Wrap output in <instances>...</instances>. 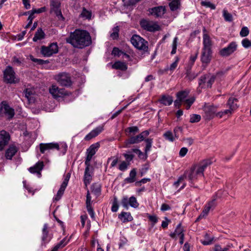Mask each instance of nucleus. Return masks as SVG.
Segmentation results:
<instances>
[{
  "label": "nucleus",
  "mask_w": 251,
  "mask_h": 251,
  "mask_svg": "<svg viewBox=\"0 0 251 251\" xmlns=\"http://www.w3.org/2000/svg\"><path fill=\"white\" fill-rule=\"evenodd\" d=\"M66 41L75 48L82 49L91 44V38L89 32L86 30L76 29L71 33Z\"/></svg>",
  "instance_id": "obj_1"
},
{
  "label": "nucleus",
  "mask_w": 251,
  "mask_h": 251,
  "mask_svg": "<svg viewBox=\"0 0 251 251\" xmlns=\"http://www.w3.org/2000/svg\"><path fill=\"white\" fill-rule=\"evenodd\" d=\"M140 25L144 30L151 32H155L161 30V26L157 22L146 19H142L140 21Z\"/></svg>",
  "instance_id": "obj_2"
},
{
  "label": "nucleus",
  "mask_w": 251,
  "mask_h": 251,
  "mask_svg": "<svg viewBox=\"0 0 251 251\" xmlns=\"http://www.w3.org/2000/svg\"><path fill=\"white\" fill-rule=\"evenodd\" d=\"M185 178L187 179L191 184V186L193 184L194 182L196 181L198 177L203 176V174L197 169V168L193 165L190 170L186 171L184 174Z\"/></svg>",
  "instance_id": "obj_3"
},
{
  "label": "nucleus",
  "mask_w": 251,
  "mask_h": 251,
  "mask_svg": "<svg viewBox=\"0 0 251 251\" xmlns=\"http://www.w3.org/2000/svg\"><path fill=\"white\" fill-rule=\"evenodd\" d=\"M3 80L7 83H16L19 82V79L16 77L15 73L10 66L6 67L3 72Z\"/></svg>",
  "instance_id": "obj_4"
},
{
  "label": "nucleus",
  "mask_w": 251,
  "mask_h": 251,
  "mask_svg": "<svg viewBox=\"0 0 251 251\" xmlns=\"http://www.w3.org/2000/svg\"><path fill=\"white\" fill-rule=\"evenodd\" d=\"M0 114L1 116H6L7 120L12 119L14 115L15 111L14 109L10 107L5 101H3L0 104Z\"/></svg>",
  "instance_id": "obj_5"
},
{
  "label": "nucleus",
  "mask_w": 251,
  "mask_h": 251,
  "mask_svg": "<svg viewBox=\"0 0 251 251\" xmlns=\"http://www.w3.org/2000/svg\"><path fill=\"white\" fill-rule=\"evenodd\" d=\"M150 134L149 130H145L140 134L135 136H131L125 142L126 148L129 147L131 144H137L145 140V138L148 136Z\"/></svg>",
  "instance_id": "obj_6"
},
{
  "label": "nucleus",
  "mask_w": 251,
  "mask_h": 251,
  "mask_svg": "<svg viewBox=\"0 0 251 251\" xmlns=\"http://www.w3.org/2000/svg\"><path fill=\"white\" fill-rule=\"evenodd\" d=\"M216 78L215 75H205L201 76L199 80V88H211Z\"/></svg>",
  "instance_id": "obj_7"
},
{
  "label": "nucleus",
  "mask_w": 251,
  "mask_h": 251,
  "mask_svg": "<svg viewBox=\"0 0 251 251\" xmlns=\"http://www.w3.org/2000/svg\"><path fill=\"white\" fill-rule=\"evenodd\" d=\"M130 41L132 44L139 50H146L148 49L147 42L139 35H133Z\"/></svg>",
  "instance_id": "obj_8"
},
{
  "label": "nucleus",
  "mask_w": 251,
  "mask_h": 251,
  "mask_svg": "<svg viewBox=\"0 0 251 251\" xmlns=\"http://www.w3.org/2000/svg\"><path fill=\"white\" fill-rule=\"evenodd\" d=\"M55 79L61 85L63 86L69 87L72 84L70 74L65 72L56 75Z\"/></svg>",
  "instance_id": "obj_9"
},
{
  "label": "nucleus",
  "mask_w": 251,
  "mask_h": 251,
  "mask_svg": "<svg viewBox=\"0 0 251 251\" xmlns=\"http://www.w3.org/2000/svg\"><path fill=\"white\" fill-rule=\"evenodd\" d=\"M49 229L48 224H45L42 230L41 237L42 246H45L52 239V235L49 233Z\"/></svg>",
  "instance_id": "obj_10"
},
{
  "label": "nucleus",
  "mask_w": 251,
  "mask_h": 251,
  "mask_svg": "<svg viewBox=\"0 0 251 251\" xmlns=\"http://www.w3.org/2000/svg\"><path fill=\"white\" fill-rule=\"evenodd\" d=\"M58 48L56 43H52L49 46H42L41 52L45 56L49 57L58 52Z\"/></svg>",
  "instance_id": "obj_11"
},
{
  "label": "nucleus",
  "mask_w": 251,
  "mask_h": 251,
  "mask_svg": "<svg viewBox=\"0 0 251 251\" xmlns=\"http://www.w3.org/2000/svg\"><path fill=\"white\" fill-rule=\"evenodd\" d=\"M49 92L54 98L62 97L68 95L65 89L59 88L56 85H52L49 88Z\"/></svg>",
  "instance_id": "obj_12"
},
{
  "label": "nucleus",
  "mask_w": 251,
  "mask_h": 251,
  "mask_svg": "<svg viewBox=\"0 0 251 251\" xmlns=\"http://www.w3.org/2000/svg\"><path fill=\"white\" fill-rule=\"evenodd\" d=\"M99 147V143H96L91 145L87 150V156L85 161V164H88V163H90V161L92 158L93 156L95 155Z\"/></svg>",
  "instance_id": "obj_13"
},
{
  "label": "nucleus",
  "mask_w": 251,
  "mask_h": 251,
  "mask_svg": "<svg viewBox=\"0 0 251 251\" xmlns=\"http://www.w3.org/2000/svg\"><path fill=\"white\" fill-rule=\"evenodd\" d=\"M70 178V174L69 173L67 174L63 182L62 183L58 191L57 194L55 196V197L53 198L54 201H59L62 195L64 194V192L65 191V190L68 185L69 180Z\"/></svg>",
  "instance_id": "obj_14"
},
{
  "label": "nucleus",
  "mask_w": 251,
  "mask_h": 251,
  "mask_svg": "<svg viewBox=\"0 0 251 251\" xmlns=\"http://www.w3.org/2000/svg\"><path fill=\"white\" fill-rule=\"evenodd\" d=\"M237 45L235 42H231L227 47L220 50V54L222 56H228L233 53L237 49Z\"/></svg>",
  "instance_id": "obj_15"
},
{
  "label": "nucleus",
  "mask_w": 251,
  "mask_h": 251,
  "mask_svg": "<svg viewBox=\"0 0 251 251\" xmlns=\"http://www.w3.org/2000/svg\"><path fill=\"white\" fill-rule=\"evenodd\" d=\"M40 151L42 153H45L46 151L56 149L59 150V146L58 143H41L39 144Z\"/></svg>",
  "instance_id": "obj_16"
},
{
  "label": "nucleus",
  "mask_w": 251,
  "mask_h": 251,
  "mask_svg": "<svg viewBox=\"0 0 251 251\" xmlns=\"http://www.w3.org/2000/svg\"><path fill=\"white\" fill-rule=\"evenodd\" d=\"M50 13L55 16H62L59 0H50Z\"/></svg>",
  "instance_id": "obj_17"
},
{
  "label": "nucleus",
  "mask_w": 251,
  "mask_h": 251,
  "mask_svg": "<svg viewBox=\"0 0 251 251\" xmlns=\"http://www.w3.org/2000/svg\"><path fill=\"white\" fill-rule=\"evenodd\" d=\"M204 117L207 120H210L214 117L217 112V107L214 105H205L203 108Z\"/></svg>",
  "instance_id": "obj_18"
},
{
  "label": "nucleus",
  "mask_w": 251,
  "mask_h": 251,
  "mask_svg": "<svg viewBox=\"0 0 251 251\" xmlns=\"http://www.w3.org/2000/svg\"><path fill=\"white\" fill-rule=\"evenodd\" d=\"M10 136L8 132L5 130L0 131V151H2L10 140Z\"/></svg>",
  "instance_id": "obj_19"
},
{
  "label": "nucleus",
  "mask_w": 251,
  "mask_h": 251,
  "mask_svg": "<svg viewBox=\"0 0 251 251\" xmlns=\"http://www.w3.org/2000/svg\"><path fill=\"white\" fill-rule=\"evenodd\" d=\"M216 199H214L210 201H209L204 207L203 210H202L201 213L198 217L196 221H199V220L204 218L208 214L210 210L211 209L214 208L216 205Z\"/></svg>",
  "instance_id": "obj_20"
},
{
  "label": "nucleus",
  "mask_w": 251,
  "mask_h": 251,
  "mask_svg": "<svg viewBox=\"0 0 251 251\" xmlns=\"http://www.w3.org/2000/svg\"><path fill=\"white\" fill-rule=\"evenodd\" d=\"M212 50H202L201 60L203 65L206 66L212 58Z\"/></svg>",
  "instance_id": "obj_21"
},
{
  "label": "nucleus",
  "mask_w": 251,
  "mask_h": 251,
  "mask_svg": "<svg viewBox=\"0 0 251 251\" xmlns=\"http://www.w3.org/2000/svg\"><path fill=\"white\" fill-rule=\"evenodd\" d=\"M44 165L43 161H39L36 163L33 166L30 167L28 171L32 174H36L38 177L41 176V172L44 168Z\"/></svg>",
  "instance_id": "obj_22"
},
{
  "label": "nucleus",
  "mask_w": 251,
  "mask_h": 251,
  "mask_svg": "<svg viewBox=\"0 0 251 251\" xmlns=\"http://www.w3.org/2000/svg\"><path fill=\"white\" fill-rule=\"evenodd\" d=\"M85 165L86 166V168L84 175V183L87 187L92 180V176H91V174L92 173V171L90 170V163Z\"/></svg>",
  "instance_id": "obj_23"
},
{
  "label": "nucleus",
  "mask_w": 251,
  "mask_h": 251,
  "mask_svg": "<svg viewBox=\"0 0 251 251\" xmlns=\"http://www.w3.org/2000/svg\"><path fill=\"white\" fill-rule=\"evenodd\" d=\"M238 100L234 97H230L226 103V106L228 107L227 110L230 111V114L238 107L237 104Z\"/></svg>",
  "instance_id": "obj_24"
},
{
  "label": "nucleus",
  "mask_w": 251,
  "mask_h": 251,
  "mask_svg": "<svg viewBox=\"0 0 251 251\" xmlns=\"http://www.w3.org/2000/svg\"><path fill=\"white\" fill-rule=\"evenodd\" d=\"M18 148L14 145H10L5 151V157L7 159L11 160L18 151Z\"/></svg>",
  "instance_id": "obj_25"
},
{
  "label": "nucleus",
  "mask_w": 251,
  "mask_h": 251,
  "mask_svg": "<svg viewBox=\"0 0 251 251\" xmlns=\"http://www.w3.org/2000/svg\"><path fill=\"white\" fill-rule=\"evenodd\" d=\"M166 10L165 6H159L150 9L149 12L152 16H162L165 13Z\"/></svg>",
  "instance_id": "obj_26"
},
{
  "label": "nucleus",
  "mask_w": 251,
  "mask_h": 251,
  "mask_svg": "<svg viewBox=\"0 0 251 251\" xmlns=\"http://www.w3.org/2000/svg\"><path fill=\"white\" fill-rule=\"evenodd\" d=\"M103 130V128L102 126H99L97 127L85 137V140L86 141L91 140V139L97 136L101 132H102Z\"/></svg>",
  "instance_id": "obj_27"
},
{
  "label": "nucleus",
  "mask_w": 251,
  "mask_h": 251,
  "mask_svg": "<svg viewBox=\"0 0 251 251\" xmlns=\"http://www.w3.org/2000/svg\"><path fill=\"white\" fill-rule=\"evenodd\" d=\"M212 162L209 159L203 160L202 161L200 162L199 163L197 164H195V166L197 168V169L201 172V173L203 174V172L204 170L210 165H211Z\"/></svg>",
  "instance_id": "obj_28"
},
{
  "label": "nucleus",
  "mask_w": 251,
  "mask_h": 251,
  "mask_svg": "<svg viewBox=\"0 0 251 251\" xmlns=\"http://www.w3.org/2000/svg\"><path fill=\"white\" fill-rule=\"evenodd\" d=\"M203 46L202 50H211L212 41L210 37L207 34H203Z\"/></svg>",
  "instance_id": "obj_29"
},
{
  "label": "nucleus",
  "mask_w": 251,
  "mask_h": 251,
  "mask_svg": "<svg viewBox=\"0 0 251 251\" xmlns=\"http://www.w3.org/2000/svg\"><path fill=\"white\" fill-rule=\"evenodd\" d=\"M137 175L136 170L135 169H133L129 173V176L125 178L124 180L125 184L131 183L136 181V176Z\"/></svg>",
  "instance_id": "obj_30"
},
{
  "label": "nucleus",
  "mask_w": 251,
  "mask_h": 251,
  "mask_svg": "<svg viewBox=\"0 0 251 251\" xmlns=\"http://www.w3.org/2000/svg\"><path fill=\"white\" fill-rule=\"evenodd\" d=\"M46 10V7H43L38 9L33 8L31 10L25 12L24 13L23 16H33V15L39 14Z\"/></svg>",
  "instance_id": "obj_31"
},
{
  "label": "nucleus",
  "mask_w": 251,
  "mask_h": 251,
  "mask_svg": "<svg viewBox=\"0 0 251 251\" xmlns=\"http://www.w3.org/2000/svg\"><path fill=\"white\" fill-rule=\"evenodd\" d=\"M119 218L124 223L131 221L133 218L129 212H122L119 215Z\"/></svg>",
  "instance_id": "obj_32"
},
{
  "label": "nucleus",
  "mask_w": 251,
  "mask_h": 251,
  "mask_svg": "<svg viewBox=\"0 0 251 251\" xmlns=\"http://www.w3.org/2000/svg\"><path fill=\"white\" fill-rule=\"evenodd\" d=\"M112 68L114 69L125 71L127 69V66L125 62L116 61L112 65Z\"/></svg>",
  "instance_id": "obj_33"
},
{
  "label": "nucleus",
  "mask_w": 251,
  "mask_h": 251,
  "mask_svg": "<svg viewBox=\"0 0 251 251\" xmlns=\"http://www.w3.org/2000/svg\"><path fill=\"white\" fill-rule=\"evenodd\" d=\"M159 101L164 105H170L173 101V99L170 96L163 95L160 99Z\"/></svg>",
  "instance_id": "obj_34"
},
{
  "label": "nucleus",
  "mask_w": 251,
  "mask_h": 251,
  "mask_svg": "<svg viewBox=\"0 0 251 251\" xmlns=\"http://www.w3.org/2000/svg\"><path fill=\"white\" fill-rule=\"evenodd\" d=\"M139 131V128L136 126L129 127L125 129L126 135L130 137L138 133Z\"/></svg>",
  "instance_id": "obj_35"
},
{
  "label": "nucleus",
  "mask_w": 251,
  "mask_h": 251,
  "mask_svg": "<svg viewBox=\"0 0 251 251\" xmlns=\"http://www.w3.org/2000/svg\"><path fill=\"white\" fill-rule=\"evenodd\" d=\"M91 191L96 196H99L101 194V185L96 183L91 186Z\"/></svg>",
  "instance_id": "obj_36"
},
{
  "label": "nucleus",
  "mask_w": 251,
  "mask_h": 251,
  "mask_svg": "<svg viewBox=\"0 0 251 251\" xmlns=\"http://www.w3.org/2000/svg\"><path fill=\"white\" fill-rule=\"evenodd\" d=\"M45 35V33L42 29H38L37 31L35 33L34 36L33 38V41L36 42L38 40H42L44 38Z\"/></svg>",
  "instance_id": "obj_37"
},
{
  "label": "nucleus",
  "mask_w": 251,
  "mask_h": 251,
  "mask_svg": "<svg viewBox=\"0 0 251 251\" xmlns=\"http://www.w3.org/2000/svg\"><path fill=\"white\" fill-rule=\"evenodd\" d=\"M189 91L188 90H184L178 92L176 94L177 98L179 99L182 102H184L188 96Z\"/></svg>",
  "instance_id": "obj_38"
},
{
  "label": "nucleus",
  "mask_w": 251,
  "mask_h": 251,
  "mask_svg": "<svg viewBox=\"0 0 251 251\" xmlns=\"http://www.w3.org/2000/svg\"><path fill=\"white\" fill-rule=\"evenodd\" d=\"M68 241H67L66 238H64L59 243L56 245L52 249L53 251H58L59 249L63 248L68 243Z\"/></svg>",
  "instance_id": "obj_39"
},
{
  "label": "nucleus",
  "mask_w": 251,
  "mask_h": 251,
  "mask_svg": "<svg viewBox=\"0 0 251 251\" xmlns=\"http://www.w3.org/2000/svg\"><path fill=\"white\" fill-rule=\"evenodd\" d=\"M213 240V237H211L208 234H205L204 239L201 240V242L203 245H208L212 244Z\"/></svg>",
  "instance_id": "obj_40"
},
{
  "label": "nucleus",
  "mask_w": 251,
  "mask_h": 251,
  "mask_svg": "<svg viewBox=\"0 0 251 251\" xmlns=\"http://www.w3.org/2000/svg\"><path fill=\"white\" fill-rule=\"evenodd\" d=\"M34 93V91L30 88H26L24 91V94L25 97L27 98V99L30 101L31 100L32 98H33V96Z\"/></svg>",
  "instance_id": "obj_41"
},
{
  "label": "nucleus",
  "mask_w": 251,
  "mask_h": 251,
  "mask_svg": "<svg viewBox=\"0 0 251 251\" xmlns=\"http://www.w3.org/2000/svg\"><path fill=\"white\" fill-rule=\"evenodd\" d=\"M180 5L179 0H173L170 3L169 6L172 11H175L179 8Z\"/></svg>",
  "instance_id": "obj_42"
},
{
  "label": "nucleus",
  "mask_w": 251,
  "mask_h": 251,
  "mask_svg": "<svg viewBox=\"0 0 251 251\" xmlns=\"http://www.w3.org/2000/svg\"><path fill=\"white\" fill-rule=\"evenodd\" d=\"M164 137L170 142H174L176 137L173 136V133L171 131H167L163 134Z\"/></svg>",
  "instance_id": "obj_43"
},
{
  "label": "nucleus",
  "mask_w": 251,
  "mask_h": 251,
  "mask_svg": "<svg viewBox=\"0 0 251 251\" xmlns=\"http://www.w3.org/2000/svg\"><path fill=\"white\" fill-rule=\"evenodd\" d=\"M144 140L146 143L145 151V153L147 154V152L151 150V147L152 146V139L147 138L146 139H145Z\"/></svg>",
  "instance_id": "obj_44"
},
{
  "label": "nucleus",
  "mask_w": 251,
  "mask_h": 251,
  "mask_svg": "<svg viewBox=\"0 0 251 251\" xmlns=\"http://www.w3.org/2000/svg\"><path fill=\"white\" fill-rule=\"evenodd\" d=\"M129 205L134 208L138 207L139 203L135 197L132 196L129 199Z\"/></svg>",
  "instance_id": "obj_45"
},
{
  "label": "nucleus",
  "mask_w": 251,
  "mask_h": 251,
  "mask_svg": "<svg viewBox=\"0 0 251 251\" xmlns=\"http://www.w3.org/2000/svg\"><path fill=\"white\" fill-rule=\"evenodd\" d=\"M195 99L194 97L186 99L183 102V104L186 106L187 109H189L191 105L194 103Z\"/></svg>",
  "instance_id": "obj_46"
},
{
  "label": "nucleus",
  "mask_w": 251,
  "mask_h": 251,
  "mask_svg": "<svg viewBox=\"0 0 251 251\" xmlns=\"http://www.w3.org/2000/svg\"><path fill=\"white\" fill-rule=\"evenodd\" d=\"M119 208V204L118 199L116 197H114L112 202V205L111 207V211L113 212H117Z\"/></svg>",
  "instance_id": "obj_47"
},
{
  "label": "nucleus",
  "mask_w": 251,
  "mask_h": 251,
  "mask_svg": "<svg viewBox=\"0 0 251 251\" xmlns=\"http://www.w3.org/2000/svg\"><path fill=\"white\" fill-rule=\"evenodd\" d=\"M113 32L110 34V37L114 40L117 39L119 37V28L117 26L113 28Z\"/></svg>",
  "instance_id": "obj_48"
},
{
  "label": "nucleus",
  "mask_w": 251,
  "mask_h": 251,
  "mask_svg": "<svg viewBox=\"0 0 251 251\" xmlns=\"http://www.w3.org/2000/svg\"><path fill=\"white\" fill-rule=\"evenodd\" d=\"M201 4L206 7H209L211 9H215L216 8L214 4L208 0L201 1Z\"/></svg>",
  "instance_id": "obj_49"
},
{
  "label": "nucleus",
  "mask_w": 251,
  "mask_h": 251,
  "mask_svg": "<svg viewBox=\"0 0 251 251\" xmlns=\"http://www.w3.org/2000/svg\"><path fill=\"white\" fill-rule=\"evenodd\" d=\"M201 119V117L198 114H192L190 116V122L192 123L199 122Z\"/></svg>",
  "instance_id": "obj_50"
},
{
  "label": "nucleus",
  "mask_w": 251,
  "mask_h": 251,
  "mask_svg": "<svg viewBox=\"0 0 251 251\" xmlns=\"http://www.w3.org/2000/svg\"><path fill=\"white\" fill-rule=\"evenodd\" d=\"M178 62V58H177L176 61L173 62L170 66V67H167L165 69V71H167L170 70L171 72H173L175 70V69L176 68Z\"/></svg>",
  "instance_id": "obj_51"
},
{
  "label": "nucleus",
  "mask_w": 251,
  "mask_h": 251,
  "mask_svg": "<svg viewBox=\"0 0 251 251\" xmlns=\"http://www.w3.org/2000/svg\"><path fill=\"white\" fill-rule=\"evenodd\" d=\"M121 204L126 208H128L129 206V199L127 197H123L121 200Z\"/></svg>",
  "instance_id": "obj_52"
},
{
  "label": "nucleus",
  "mask_w": 251,
  "mask_h": 251,
  "mask_svg": "<svg viewBox=\"0 0 251 251\" xmlns=\"http://www.w3.org/2000/svg\"><path fill=\"white\" fill-rule=\"evenodd\" d=\"M242 45L246 49L251 48V41L248 38H245L242 41Z\"/></svg>",
  "instance_id": "obj_53"
},
{
  "label": "nucleus",
  "mask_w": 251,
  "mask_h": 251,
  "mask_svg": "<svg viewBox=\"0 0 251 251\" xmlns=\"http://www.w3.org/2000/svg\"><path fill=\"white\" fill-rule=\"evenodd\" d=\"M129 165V163H127L126 161H123L119 166V169L121 171H126Z\"/></svg>",
  "instance_id": "obj_54"
},
{
  "label": "nucleus",
  "mask_w": 251,
  "mask_h": 251,
  "mask_svg": "<svg viewBox=\"0 0 251 251\" xmlns=\"http://www.w3.org/2000/svg\"><path fill=\"white\" fill-rule=\"evenodd\" d=\"M29 57H30V59L33 62L37 63L39 64H46V63L48 62V61H45V60H43L42 59L35 58L31 55L29 56Z\"/></svg>",
  "instance_id": "obj_55"
},
{
  "label": "nucleus",
  "mask_w": 251,
  "mask_h": 251,
  "mask_svg": "<svg viewBox=\"0 0 251 251\" xmlns=\"http://www.w3.org/2000/svg\"><path fill=\"white\" fill-rule=\"evenodd\" d=\"M111 160H112V161L111 162L110 167L112 168L115 167L117 164L118 161V158L117 157H111L110 158H108L107 161V163L108 164Z\"/></svg>",
  "instance_id": "obj_56"
},
{
  "label": "nucleus",
  "mask_w": 251,
  "mask_h": 251,
  "mask_svg": "<svg viewBox=\"0 0 251 251\" xmlns=\"http://www.w3.org/2000/svg\"><path fill=\"white\" fill-rule=\"evenodd\" d=\"M231 115L229 110L227 109L221 111L219 112H216L215 116L219 118H222L225 115Z\"/></svg>",
  "instance_id": "obj_57"
},
{
  "label": "nucleus",
  "mask_w": 251,
  "mask_h": 251,
  "mask_svg": "<svg viewBox=\"0 0 251 251\" xmlns=\"http://www.w3.org/2000/svg\"><path fill=\"white\" fill-rule=\"evenodd\" d=\"M141 0H128L125 1V4L127 6H134Z\"/></svg>",
  "instance_id": "obj_58"
},
{
  "label": "nucleus",
  "mask_w": 251,
  "mask_h": 251,
  "mask_svg": "<svg viewBox=\"0 0 251 251\" xmlns=\"http://www.w3.org/2000/svg\"><path fill=\"white\" fill-rule=\"evenodd\" d=\"M176 234L179 236H181V234H184L183 233V229L181 227V225L180 224H178L175 230Z\"/></svg>",
  "instance_id": "obj_59"
},
{
  "label": "nucleus",
  "mask_w": 251,
  "mask_h": 251,
  "mask_svg": "<svg viewBox=\"0 0 251 251\" xmlns=\"http://www.w3.org/2000/svg\"><path fill=\"white\" fill-rule=\"evenodd\" d=\"M249 33V30L247 27H243L240 32V35L242 37H246Z\"/></svg>",
  "instance_id": "obj_60"
},
{
  "label": "nucleus",
  "mask_w": 251,
  "mask_h": 251,
  "mask_svg": "<svg viewBox=\"0 0 251 251\" xmlns=\"http://www.w3.org/2000/svg\"><path fill=\"white\" fill-rule=\"evenodd\" d=\"M177 37H175L174 39L173 42V49L171 51L172 54H174L176 52V48H177Z\"/></svg>",
  "instance_id": "obj_61"
},
{
  "label": "nucleus",
  "mask_w": 251,
  "mask_h": 251,
  "mask_svg": "<svg viewBox=\"0 0 251 251\" xmlns=\"http://www.w3.org/2000/svg\"><path fill=\"white\" fill-rule=\"evenodd\" d=\"M91 197L90 196L89 191L88 190L87 192V195H86V207L91 206Z\"/></svg>",
  "instance_id": "obj_62"
},
{
  "label": "nucleus",
  "mask_w": 251,
  "mask_h": 251,
  "mask_svg": "<svg viewBox=\"0 0 251 251\" xmlns=\"http://www.w3.org/2000/svg\"><path fill=\"white\" fill-rule=\"evenodd\" d=\"M123 53H124V52L123 51H122L121 50H120L117 48H114L112 51V54L115 56L117 55V56H120L122 54H123Z\"/></svg>",
  "instance_id": "obj_63"
},
{
  "label": "nucleus",
  "mask_w": 251,
  "mask_h": 251,
  "mask_svg": "<svg viewBox=\"0 0 251 251\" xmlns=\"http://www.w3.org/2000/svg\"><path fill=\"white\" fill-rule=\"evenodd\" d=\"M228 250V248L225 247L222 248L219 245H216L214 248V251H227Z\"/></svg>",
  "instance_id": "obj_64"
}]
</instances>
